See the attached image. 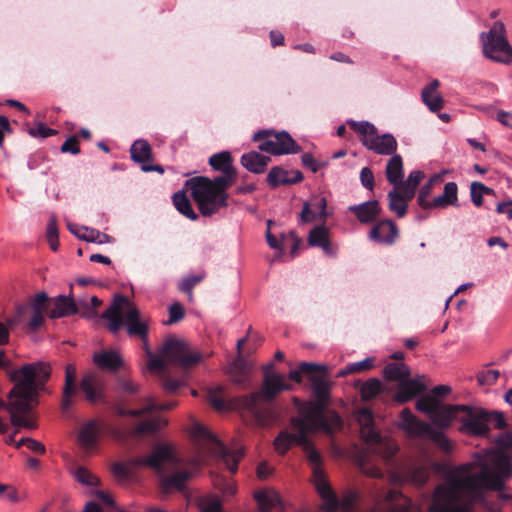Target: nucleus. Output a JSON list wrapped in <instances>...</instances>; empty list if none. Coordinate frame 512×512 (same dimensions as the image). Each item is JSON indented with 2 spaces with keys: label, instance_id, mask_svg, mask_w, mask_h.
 Masks as SVG:
<instances>
[{
  "label": "nucleus",
  "instance_id": "44",
  "mask_svg": "<svg viewBox=\"0 0 512 512\" xmlns=\"http://www.w3.org/2000/svg\"><path fill=\"white\" fill-rule=\"evenodd\" d=\"M166 420L156 417L139 423L133 430V436H141L144 434H152L166 425Z\"/></svg>",
  "mask_w": 512,
  "mask_h": 512
},
{
  "label": "nucleus",
  "instance_id": "18",
  "mask_svg": "<svg viewBox=\"0 0 512 512\" xmlns=\"http://www.w3.org/2000/svg\"><path fill=\"white\" fill-rule=\"evenodd\" d=\"M80 390L85 399L90 403H96L104 399V379L96 372L85 374L80 382Z\"/></svg>",
  "mask_w": 512,
  "mask_h": 512
},
{
  "label": "nucleus",
  "instance_id": "47",
  "mask_svg": "<svg viewBox=\"0 0 512 512\" xmlns=\"http://www.w3.org/2000/svg\"><path fill=\"white\" fill-rule=\"evenodd\" d=\"M46 240L52 251H57L59 247V234L57 227V219L55 215H51L46 226Z\"/></svg>",
  "mask_w": 512,
  "mask_h": 512
},
{
  "label": "nucleus",
  "instance_id": "56",
  "mask_svg": "<svg viewBox=\"0 0 512 512\" xmlns=\"http://www.w3.org/2000/svg\"><path fill=\"white\" fill-rule=\"evenodd\" d=\"M373 366V359L372 358H366L362 361L350 363L346 366V368L339 373L340 376L350 374V373H357L364 370H369Z\"/></svg>",
  "mask_w": 512,
  "mask_h": 512
},
{
  "label": "nucleus",
  "instance_id": "38",
  "mask_svg": "<svg viewBox=\"0 0 512 512\" xmlns=\"http://www.w3.org/2000/svg\"><path fill=\"white\" fill-rule=\"evenodd\" d=\"M175 406L174 403H166L163 405H158L155 403V401L152 398L147 399V403L144 408L142 409H133V410H127L122 407H118L116 410V413L119 416H133V417H139L142 416L145 413L151 412L153 410H169L172 409Z\"/></svg>",
  "mask_w": 512,
  "mask_h": 512
},
{
  "label": "nucleus",
  "instance_id": "54",
  "mask_svg": "<svg viewBox=\"0 0 512 512\" xmlns=\"http://www.w3.org/2000/svg\"><path fill=\"white\" fill-rule=\"evenodd\" d=\"M438 404L439 402L435 397L431 395H425L418 399L416 403V408L419 411L424 412L431 417L435 409L437 408Z\"/></svg>",
  "mask_w": 512,
  "mask_h": 512
},
{
  "label": "nucleus",
  "instance_id": "22",
  "mask_svg": "<svg viewBox=\"0 0 512 512\" xmlns=\"http://www.w3.org/2000/svg\"><path fill=\"white\" fill-rule=\"evenodd\" d=\"M77 304L69 297L59 295L46 303V315L51 318H62L77 313Z\"/></svg>",
  "mask_w": 512,
  "mask_h": 512
},
{
  "label": "nucleus",
  "instance_id": "16",
  "mask_svg": "<svg viewBox=\"0 0 512 512\" xmlns=\"http://www.w3.org/2000/svg\"><path fill=\"white\" fill-rule=\"evenodd\" d=\"M459 421L461 430L472 435H484L488 432L486 411L462 405Z\"/></svg>",
  "mask_w": 512,
  "mask_h": 512
},
{
  "label": "nucleus",
  "instance_id": "8",
  "mask_svg": "<svg viewBox=\"0 0 512 512\" xmlns=\"http://www.w3.org/2000/svg\"><path fill=\"white\" fill-rule=\"evenodd\" d=\"M185 186L191 191V196L203 216H211L227 206L228 194H220L207 177H193L186 181Z\"/></svg>",
  "mask_w": 512,
  "mask_h": 512
},
{
  "label": "nucleus",
  "instance_id": "27",
  "mask_svg": "<svg viewBox=\"0 0 512 512\" xmlns=\"http://www.w3.org/2000/svg\"><path fill=\"white\" fill-rule=\"evenodd\" d=\"M67 227L68 230L80 240L98 244L110 242V236L96 229L80 226L73 223H68Z\"/></svg>",
  "mask_w": 512,
  "mask_h": 512
},
{
  "label": "nucleus",
  "instance_id": "48",
  "mask_svg": "<svg viewBox=\"0 0 512 512\" xmlns=\"http://www.w3.org/2000/svg\"><path fill=\"white\" fill-rule=\"evenodd\" d=\"M494 193L493 189L485 186L480 182H472L470 186V194L471 200L473 204L477 207L481 206L483 203L484 195H492Z\"/></svg>",
  "mask_w": 512,
  "mask_h": 512
},
{
  "label": "nucleus",
  "instance_id": "28",
  "mask_svg": "<svg viewBox=\"0 0 512 512\" xmlns=\"http://www.w3.org/2000/svg\"><path fill=\"white\" fill-rule=\"evenodd\" d=\"M461 408L462 405H446V406H440L438 404L437 408L435 409L433 415L431 416V420L433 424L436 426H439L441 428H446L450 426L453 419L458 418L461 414Z\"/></svg>",
  "mask_w": 512,
  "mask_h": 512
},
{
  "label": "nucleus",
  "instance_id": "51",
  "mask_svg": "<svg viewBox=\"0 0 512 512\" xmlns=\"http://www.w3.org/2000/svg\"><path fill=\"white\" fill-rule=\"evenodd\" d=\"M325 367L324 366H320V365H317V364H314V363H307V362H304L300 365L299 369L298 370H292L290 371L289 373V378L295 382H300L301 381V374L302 373H306L308 374L310 377L311 375L314 373V372H320L324 369Z\"/></svg>",
  "mask_w": 512,
  "mask_h": 512
},
{
  "label": "nucleus",
  "instance_id": "49",
  "mask_svg": "<svg viewBox=\"0 0 512 512\" xmlns=\"http://www.w3.org/2000/svg\"><path fill=\"white\" fill-rule=\"evenodd\" d=\"M236 173L235 171L229 173H222L221 176L210 179V183L214 189H216L220 194H227L226 190L229 188L232 183L235 181Z\"/></svg>",
  "mask_w": 512,
  "mask_h": 512
},
{
  "label": "nucleus",
  "instance_id": "29",
  "mask_svg": "<svg viewBox=\"0 0 512 512\" xmlns=\"http://www.w3.org/2000/svg\"><path fill=\"white\" fill-rule=\"evenodd\" d=\"M75 378L76 367L74 364H68L65 368V385L61 403L63 410H68L72 405V397L76 394L77 391Z\"/></svg>",
  "mask_w": 512,
  "mask_h": 512
},
{
  "label": "nucleus",
  "instance_id": "13",
  "mask_svg": "<svg viewBox=\"0 0 512 512\" xmlns=\"http://www.w3.org/2000/svg\"><path fill=\"white\" fill-rule=\"evenodd\" d=\"M161 355L168 364L190 368L202 360V355L191 350L188 343L177 338H168L163 343Z\"/></svg>",
  "mask_w": 512,
  "mask_h": 512
},
{
  "label": "nucleus",
  "instance_id": "9",
  "mask_svg": "<svg viewBox=\"0 0 512 512\" xmlns=\"http://www.w3.org/2000/svg\"><path fill=\"white\" fill-rule=\"evenodd\" d=\"M356 420L360 426L361 438L367 444L368 450L385 460L392 458L398 447L392 439L381 436L375 429L372 412L367 408H362L357 411Z\"/></svg>",
  "mask_w": 512,
  "mask_h": 512
},
{
  "label": "nucleus",
  "instance_id": "5",
  "mask_svg": "<svg viewBox=\"0 0 512 512\" xmlns=\"http://www.w3.org/2000/svg\"><path fill=\"white\" fill-rule=\"evenodd\" d=\"M291 425L293 432L281 431L274 440L275 450L279 454H285L294 444L301 446L309 434L331 430L330 426L321 422V410L317 404H302L298 416L292 418Z\"/></svg>",
  "mask_w": 512,
  "mask_h": 512
},
{
  "label": "nucleus",
  "instance_id": "32",
  "mask_svg": "<svg viewBox=\"0 0 512 512\" xmlns=\"http://www.w3.org/2000/svg\"><path fill=\"white\" fill-rule=\"evenodd\" d=\"M432 208H446L448 206H458V187L455 182H448L444 185V191L441 195L431 200Z\"/></svg>",
  "mask_w": 512,
  "mask_h": 512
},
{
  "label": "nucleus",
  "instance_id": "61",
  "mask_svg": "<svg viewBox=\"0 0 512 512\" xmlns=\"http://www.w3.org/2000/svg\"><path fill=\"white\" fill-rule=\"evenodd\" d=\"M61 151L63 153H71L76 155L80 152L78 140L76 136H71L62 144Z\"/></svg>",
  "mask_w": 512,
  "mask_h": 512
},
{
  "label": "nucleus",
  "instance_id": "12",
  "mask_svg": "<svg viewBox=\"0 0 512 512\" xmlns=\"http://www.w3.org/2000/svg\"><path fill=\"white\" fill-rule=\"evenodd\" d=\"M483 51L486 57L496 62H512V47L505 39L502 22H496L483 38Z\"/></svg>",
  "mask_w": 512,
  "mask_h": 512
},
{
  "label": "nucleus",
  "instance_id": "53",
  "mask_svg": "<svg viewBox=\"0 0 512 512\" xmlns=\"http://www.w3.org/2000/svg\"><path fill=\"white\" fill-rule=\"evenodd\" d=\"M200 512H222L221 499L216 495L201 498L199 502Z\"/></svg>",
  "mask_w": 512,
  "mask_h": 512
},
{
  "label": "nucleus",
  "instance_id": "58",
  "mask_svg": "<svg viewBox=\"0 0 512 512\" xmlns=\"http://www.w3.org/2000/svg\"><path fill=\"white\" fill-rule=\"evenodd\" d=\"M499 375L500 373L498 370L488 369L480 372L477 376V379L479 384L490 386L497 381Z\"/></svg>",
  "mask_w": 512,
  "mask_h": 512
},
{
  "label": "nucleus",
  "instance_id": "24",
  "mask_svg": "<svg viewBox=\"0 0 512 512\" xmlns=\"http://www.w3.org/2000/svg\"><path fill=\"white\" fill-rule=\"evenodd\" d=\"M348 211L352 212L360 223L370 224L380 215L381 207L377 200H372L349 206Z\"/></svg>",
  "mask_w": 512,
  "mask_h": 512
},
{
  "label": "nucleus",
  "instance_id": "33",
  "mask_svg": "<svg viewBox=\"0 0 512 512\" xmlns=\"http://www.w3.org/2000/svg\"><path fill=\"white\" fill-rule=\"evenodd\" d=\"M270 162V157L262 155L256 151L243 154L241 164L250 172L263 173Z\"/></svg>",
  "mask_w": 512,
  "mask_h": 512
},
{
  "label": "nucleus",
  "instance_id": "23",
  "mask_svg": "<svg viewBox=\"0 0 512 512\" xmlns=\"http://www.w3.org/2000/svg\"><path fill=\"white\" fill-rule=\"evenodd\" d=\"M303 180V174L299 170H285L281 167H273L267 175V183L271 187L296 184Z\"/></svg>",
  "mask_w": 512,
  "mask_h": 512
},
{
  "label": "nucleus",
  "instance_id": "6",
  "mask_svg": "<svg viewBox=\"0 0 512 512\" xmlns=\"http://www.w3.org/2000/svg\"><path fill=\"white\" fill-rule=\"evenodd\" d=\"M11 379L15 383L9 393L8 405L12 424L15 427H30L32 425V363L13 371Z\"/></svg>",
  "mask_w": 512,
  "mask_h": 512
},
{
  "label": "nucleus",
  "instance_id": "19",
  "mask_svg": "<svg viewBox=\"0 0 512 512\" xmlns=\"http://www.w3.org/2000/svg\"><path fill=\"white\" fill-rule=\"evenodd\" d=\"M92 361L100 371L109 373L117 372L124 365L120 353L116 350H101L95 352Z\"/></svg>",
  "mask_w": 512,
  "mask_h": 512
},
{
  "label": "nucleus",
  "instance_id": "1",
  "mask_svg": "<svg viewBox=\"0 0 512 512\" xmlns=\"http://www.w3.org/2000/svg\"><path fill=\"white\" fill-rule=\"evenodd\" d=\"M301 447L305 457L312 468V481L321 498L324 500L321 508L326 512H360L364 496L357 491L347 490L339 501L330 487L326 474L322 470V456L314 447L308 436L302 441ZM374 505L371 512H409L411 500L401 492L391 489L386 491L377 484L369 489L367 496Z\"/></svg>",
  "mask_w": 512,
  "mask_h": 512
},
{
  "label": "nucleus",
  "instance_id": "39",
  "mask_svg": "<svg viewBox=\"0 0 512 512\" xmlns=\"http://www.w3.org/2000/svg\"><path fill=\"white\" fill-rule=\"evenodd\" d=\"M386 177L394 187L403 179V161L400 155L394 154L388 161L386 166Z\"/></svg>",
  "mask_w": 512,
  "mask_h": 512
},
{
  "label": "nucleus",
  "instance_id": "7",
  "mask_svg": "<svg viewBox=\"0 0 512 512\" xmlns=\"http://www.w3.org/2000/svg\"><path fill=\"white\" fill-rule=\"evenodd\" d=\"M191 437L196 444L207 453L220 456L227 469L236 473L238 463L244 455L241 447L235 449L226 448L209 430L199 423H194L191 428Z\"/></svg>",
  "mask_w": 512,
  "mask_h": 512
},
{
  "label": "nucleus",
  "instance_id": "59",
  "mask_svg": "<svg viewBox=\"0 0 512 512\" xmlns=\"http://www.w3.org/2000/svg\"><path fill=\"white\" fill-rule=\"evenodd\" d=\"M185 379H173L169 375H163L162 377V386L163 388L169 392L174 393L176 392L180 387L184 386Z\"/></svg>",
  "mask_w": 512,
  "mask_h": 512
},
{
  "label": "nucleus",
  "instance_id": "4",
  "mask_svg": "<svg viewBox=\"0 0 512 512\" xmlns=\"http://www.w3.org/2000/svg\"><path fill=\"white\" fill-rule=\"evenodd\" d=\"M274 364L264 367V379L259 392L252 393L240 399V405L248 411L260 426H268L276 420V414L269 405L262 404V400L271 401L281 391L289 390L291 385L286 383L285 376L273 372Z\"/></svg>",
  "mask_w": 512,
  "mask_h": 512
},
{
  "label": "nucleus",
  "instance_id": "21",
  "mask_svg": "<svg viewBox=\"0 0 512 512\" xmlns=\"http://www.w3.org/2000/svg\"><path fill=\"white\" fill-rule=\"evenodd\" d=\"M131 158L137 163H142V170L145 172L157 171L163 173L164 169L160 165H146L147 161L152 158V150L150 144L143 139L136 140L130 148Z\"/></svg>",
  "mask_w": 512,
  "mask_h": 512
},
{
  "label": "nucleus",
  "instance_id": "34",
  "mask_svg": "<svg viewBox=\"0 0 512 512\" xmlns=\"http://www.w3.org/2000/svg\"><path fill=\"white\" fill-rule=\"evenodd\" d=\"M51 368L48 363L45 362H34V397L39 392H48V388L45 383L50 378Z\"/></svg>",
  "mask_w": 512,
  "mask_h": 512
},
{
  "label": "nucleus",
  "instance_id": "30",
  "mask_svg": "<svg viewBox=\"0 0 512 512\" xmlns=\"http://www.w3.org/2000/svg\"><path fill=\"white\" fill-rule=\"evenodd\" d=\"M100 433V427L96 420L85 423L78 435L79 442L85 450L94 448L97 444Z\"/></svg>",
  "mask_w": 512,
  "mask_h": 512
},
{
  "label": "nucleus",
  "instance_id": "20",
  "mask_svg": "<svg viewBox=\"0 0 512 512\" xmlns=\"http://www.w3.org/2000/svg\"><path fill=\"white\" fill-rule=\"evenodd\" d=\"M427 389L426 377L417 376L413 379H403L399 382L396 399L399 402H407Z\"/></svg>",
  "mask_w": 512,
  "mask_h": 512
},
{
  "label": "nucleus",
  "instance_id": "50",
  "mask_svg": "<svg viewBox=\"0 0 512 512\" xmlns=\"http://www.w3.org/2000/svg\"><path fill=\"white\" fill-rule=\"evenodd\" d=\"M382 391V383L378 379H370L363 383L360 388L361 396L364 400H370Z\"/></svg>",
  "mask_w": 512,
  "mask_h": 512
},
{
  "label": "nucleus",
  "instance_id": "35",
  "mask_svg": "<svg viewBox=\"0 0 512 512\" xmlns=\"http://www.w3.org/2000/svg\"><path fill=\"white\" fill-rule=\"evenodd\" d=\"M387 197L389 200V210L395 213L399 218L404 217L407 212V203L410 199L406 198L405 194L395 187L388 193Z\"/></svg>",
  "mask_w": 512,
  "mask_h": 512
},
{
  "label": "nucleus",
  "instance_id": "17",
  "mask_svg": "<svg viewBox=\"0 0 512 512\" xmlns=\"http://www.w3.org/2000/svg\"><path fill=\"white\" fill-rule=\"evenodd\" d=\"M429 477V469L422 464H411L408 467L399 468L390 475V481L395 484L423 485Z\"/></svg>",
  "mask_w": 512,
  "mask_h": 512
},
{
  "label": "nucleus",
  "instance_id": "46",
  "mask_svg": "<svg viewBox=\"0 0 512 512\" xmlns=\"http://www.w3.org/2000/svg\"><path fill=\"white\" fill-rule=\"evenodd\" d=\"M72 474L74 478L83 485L97 486L100 483L99 478L83 466H76Z\"/></svg>",
  "mask_w": 512,
  "mask_h": 512
},
{
  "label": "nucleus",
  "instance_id": "62",
  "mask_svg": "<svg viewBox=\"0 0 512 512\" xmlns=\"http://www.w3.org/2000/svg\"><path fill=\"white\" fill-rule=\"evenodd\" d=\"M360 180L361 184L369 189L372 190L374 186V175L370 168L363 167L360 172Z\"/></svg>",
  "mask_w": 512,
  "mask_h": 512
},
{
  "label": "nucleus",
  "instance_id": "41",
  "mask_svg": "<svg viewBox=\"0 0 512 512\" xmlns=\"http://www.w3.org/2000/svg\"><path fill=\"white\" fill-rule=\"evenodd\" d=\"M172 199L173 204L179 213L193 221L198 219V215L193 210L191 202L185 192L178 191L174 193Z\"/></svg>",
  "mask_w": 512,
  "mask_h": 512
},
{
  "label": "nucleus",
  "instance_id": "64",
  "mask_svg": "<svg viewBox=\"0 0 512 512\" xmlns=\"http://www.w3.org/2000/svg\"><path fill=\"white\" fill-rule=\"evenodd\" d=\"M486 416H487V426L489 424H492V425H494L495 428H498V429H501L505 426V420H504L502 413L496 412V411H494V412L486 411Z\"/></svg>",
  "mask_w": 512,
  "mask_h": 512
},
{
  "label": "nucleus",
  "instance_id": "31",
  "mask_svg": "<svg viewBox=\"0 0 512 512\" xmlns=\"http://www.w3.org/2000/svg\"><path fill=\"white\" fill-rule=\"evenodd\" d=\"M254 498L258 503L259 509L262 512H271L273 509L280 507L282 509V502L279 494L273 489H264L257 491Z\"/></svg>",
  "mask_w": 512,
  "mask_h": 512
},
{
  "label": "nucleus",
  "instance_id": "36",
  "mask_svg": "<svg viewBox=\"0 0 512 512\" xmlns=\"http://www.w3.org/2000/svg\"><path fill=\"white\" fill-rule=\"evenodd\" d=\"M245 342H246L245 338L239 339L237 341V349H238L239 356L234 361L232 368H231L232 378L238 384H242L246 381L247 374L249 372V368H248L246 362L241 357V349Z\"/></svg>",
  "mask_w": 512,
  "mask_h": 512
},
{
  "label": "nucleus",
  "instance_id": "63",
  "mask_svg": "<svg viewBox=\"0 0 512 512\" xmlns=\"http://www.w3.org/2000/svg\"><path fill=\"white\" fill-rule=\"evenodd\" d=\"M184 316V309L180 303H174L169 307V320L167 323H175Z\"/></svg>",
  "mask_w": 512,
  "mask_h": 512
},
{
  "label": "nucleus",
  "instance_id": "25",
  "mask_svg": "<svg viewBox=\"0 0 512 512\" xmlns=\"http://www.w3.org/2000/svg\"><path fill=\"white\" fill-rule=\"evenodd\" d=\"M327 201L325 197L315 196L310 201L305 202L300 214L303 223L312 222L316 219L326 217Z\"/></svg>",
  "mask_w": 512,
  "mask_h": 512
},
{
  "label": "nucleus",
  "instance_id": "60",
  "mask_svg": "<svg viewBox=\"0 0 512 512\" xmlns=\"http://www.w3.org/2000/svg\"><path fill=\"white\" fill-rule=\"evenodd\" d=\"M101 300L97 297V296H92L90 299H89V302L86 298H82V299H78L77 301V304L80 306V307H83V308H86L88 311L85 312L83 315L85 317H93L95 316V312L92 311V310H89L90 309V306L91 308H96L98 306L101 305Z\"/></svg>",
  "mask_w": 512,
  "mask_h": 512
},
{
  "label": "nucleus",
  "instance_id": "10",
  "mask_svg": "<svg viewBox=\"0 0 512 512\" xmlns=\"http://www.w3.org/2000/svg\"><path fill=\"white\" fill-rule=\"evenodd\" d=\"M399 425L411 436H420L430 439L446 453L452 450L451 441L442 431L434 429L430 424L419 420L407 408L403 409L401 412Z\"/></svg>",
  "mask_w": 512,
  "mask_h": 512
},
{
  "label": "nucleus",
  "instance_id": "45",
  "mask_svg": "<svg viewBox=\"0 0 512 512\" xmlns=\"http://www.w3.org/2000/svg\"><path fill=\"white\" fill-rule=\"evenodd\" d=\"M440 180H441V177L439 175H435L429 179L427 184L422 186V188L420 189V192L418 194V197H417V202L421 208L432 209L431 201L428 200V197L431 194L432 186L435 183L440 182Z\"/></svg>",
  "mask_w": 512,
  "mask_h": 512
},
{
  "label": "nucleus",
  "instance_id": "26",
  "mask_svg": "<svg viewBox=\"0 0 512 512\" xmlns=\"http://www.w3.org/2000/svg\"><path fill=\"white\" fill-rule=\"evenodd\" d=\"M398 235L396 225L390 220H383L376 224L369 233V238L375 242L392 244Z\"/></svg>",
  "mask_w": 512,
  "mask_h": 512
},
{
  "label": "nucleus",
  "instance_id": "37",
  "mask_svg": "<svg viewBox=\"0 0 512 512\" xmlns=\"http://www.w3.org/2000/svg\"><path fill=\"white\" fill-rule=\"evenodd\" d=\"M424 176V173L420 170L412 171L408 178L405 181L401 180L395 188L403 192L406 198L412 199L415 196L416 189Z\"/></svg>",
  "mask_w": 512,
  "mask_h": 512
},
{
  "label": "nucleus",
  "instance_id": "43",
  "mask_svg": "<svg viewBox=\"0 0 512 512\" xmlns=\"http://www.w3.org/2000/svg\"><path fill=\"white\" fill-rule=\"evenodd\" d=\"M410 374L409 367L403 363H389L384 368V377L391 381H402Z\"/></svg>",
  "mask_w": 512,
  "mask_h": 512
},
{
  "label": "nucleus",
  "instance_id": "15",
  "mask_svg": "<svg viewBox=\"0 0 512 512\" xmlns=\"http://www.w3.org/2000/svg\"><path fill=\"white\" fill-rule=\"evenodd\" d=\"M310 380L312 382V388L315 396L317 397V401L307 402L306 404H317L320 406L321 422H323L324 425L331 427V430L326 431V433L332 434L342 428V420L336 412L325 411V403L329 395L330 382L324 375H321L318 372H314L311 375Z\"/></svg>",
  "mask_w": 512,
  "mask_h": 512
},
{
  "label": "nucleus",
  "instance_id": "11",
  "mask_svg": "<svg viewBox=\"0 0 512 512\" xmlns=\"http://www.w3.org/2000/svg\"><path fill=\"white\" fill-rule=\"evenodd\" d=\"M351 128L361 135V143L367 149L380 154L392 155L397 149V141L392 134H377L376 127L369 122H349Z\"/></svg>",
  "mask_w": 512,
  "mask_h": 512
},
{
  "label": "nucleus",
  "instance_id": "42",
  "mask_svg": "<svg viewBox=\"0 0 512 512\" xmlns=\"http://www.w3.org/2000/svg\"><path fill=\"white\" fill-rule=\"evenodd\" d=\"M210 166L222 173H229L235 171L232 165V158L229 152L222 151L216 153L209 158Z\"/></svg>",
  "mask_w": 512,
  "mask_h": 512
},
{
  "label": "nucleus",
  "instance_id": "40",
  "mask_svg": "<svg viewBox=\"0 0 512 512\" xmlns=\"http://www.w3.org/2000/svg\"><path fill=\"white\" fill-rule=\"evenodd\" d=\"M328 237L329 232L327 228L324 226H317L310 231L308 243L310 246L321 247L326 254H332Z\"/></svg>",
  "mask_w": 512,
  "mask_h": 512
},
{
  "label": "nucleus",
  "instance_id": "55",
  "mask_svg": "<svg viewBox=\"0 0 512 512\" xmlns=\"http://www.w3.org/2000/svg\"><path fill=\"white\" fill-rule=\"evenodd\" d=\"M204 279V274L199 275H190L182 279V281L179 284L180 291L188 294L189 300H192L193 294L192 289L195 285L200 283Z\"/></svg>",
  "mask_w": 512,
  "mask_h": 512
},
{
  "label": "nucleus",
  "instance_id": "52",
  "mask_svg": "<svg viewBox=\"0 0 512 512\" xmlns=\"http://www.w3.org/2000/svg\"><path fill=\"white\" fill-rule=\"evenodd\" d=\"M421 96L423 102L433 112L440 110L444 105V100L438 92L422 91Z\"/></svg>",
  "mask_w": 512,
  "mask_h": 512
},
{
  "label": "nucleus",
  "instance_id": "3",
  "mask_svg": "<svg viewBox=\"0 0 512 512\" xmlns=\"http://www.w3.org/2000/svg\"><path fill=\"white\" fill-rule=\"evenodd\" d=\"M102 318L107 321V328L113 334L125 326L128 335L138 336L143 341L145 351L149 356L152 355L147 340L150 319L141 315L134 303L125 296H115Z\"/></svg>",
  "mask_w": 512,
  "mask_h": 512
},
{
  "label": "nucleus",
  "instance_id": "14",
  "mask_svg": "<svg viewBox=\"0 0 512 512\" xmlns=\"http://www.w3.org/2000/svg\"><path fill=\"white\" fill-rule=\"evenodd\" d=\"M253 140H262L259 150L272 155L295 154L301 151L300 146L285 131L278 133L270 130L259 131L254 134Z\"/></svg>",
  "mask_w": 512,
  "mask_h": 512
},
{
  "label": "nucleus",
  "instance_id": "57",
  "mask_svg": "<svg viewBox=\"0 0 512 512\" xmlns=\"http://www.w3.org/2000/svg\"><path fill=\"white\" fill-rule=\"evenodd\" d=\"M117 389L123 394L133 395L139 391V385L129 378L118 377Z\"/></svg>",
  "mask_w": 512,
  "mask_h": 512
},
{
  "label": "nucleus",
  "instance_id": "2",
  "mask_svg": "<svg viewBox=\"0 0 512 512\" xmlns=\"http://www.w3.org/2000/svg\"><path fill=\"white\" fill-rule=\"evenodd\" d=\"M181 459L176 449L170 443L156 444L150 455L145 457H131L125 462H117L112 471L119 478L128 477L138 467H148L161 478V487L164 492L183 490L191 474L186 470H179Z\"/></svg>",
  "mask_w": 512,
  "mask_h": 512
}]
</instances>
